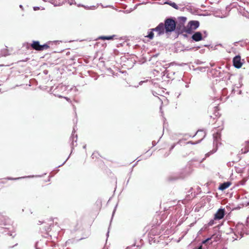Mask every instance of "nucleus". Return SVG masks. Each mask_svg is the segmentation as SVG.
<instances>
[{"label": "nucleus", "instance_id": "nucleus-13", "mask_svg": "<svg viewBox=\"0 0 249 249\" xmlns=\"http://www.w3.org/2000/svg\"><path fill=\"white\" fill-rule=\"evenodd\" d=\"M213 224H214V219L210 220V221L208 223V225H209V226H212L213 225Z\"/></svg>", "mask_w": 249, "mask_h": 249}, {"label": "nucleus", "instance_id": "nucleus-6", "mask_svg": "<svg viewBox=\"0 0 249 249\" xmlns=\"http://www.w3.org/2000/svg\"><path fill=\"white\" fill-rule=\"evenodd\" d=\"M232 62L233 66L237 69L241 68L243 65L241 56L239 55H236L233 58Z\"/></svg>", "mask_w": 249, "mask_h": 249}, {"label": "nucleus", "instance_id": "nucleus-17", "mask_svg": "<svg viewBox=\"0 0 249 249\" xmlns=\"http://www.w3.org/2000/svg\"><path fill=\"white\" fill-rule=\"evenodd\" d=\"M0 66H3V65H0Z\"/></svg>", "mask_w": 249, "mask_h": 249}, {"label": "nucleus", "instance_id": "nucleus-9", "mask_svg": "<svg viewBox=\"0 0 249 249\" xmlns=\"http://www.w3.org/2000/svg\"><path fill=\"white\" fill-rule=\"evenodd\" d=\"M231 182L228 181L221 184L219 187V189L222 191L225 190L228 188L231 185Z\"/></svg>", "mask_w": 249, "mask_h": 249}, {"label": "nucleus", "instance_id": "nucleus-2", "mask_svg": "<svg viewBox=\"0 0 249 249\" xmlns=\"http://www.w3.org/2000/svg\"><path fill=\"white\" fill-rule=\"evenodd\" d=\"M30 46L34 50L38 51L47 50L50 48L49 46L47 44L40 45L38 41H33Z\"/></svg>", "mask_w": 249, "mask_h": 249}, {"label": "nucleus", "instance_id": "nucleus-12", "mask_svg": "<svg viewBox=\"0 0 249 249\" xmlns=\"http://www.w3.org/2000/svg\"><path fill=\"white\" fill-rule=\"evenodd\" d=\"M168 4L175 9H178V6L175 2L168 3Z\"/></svg>", "mask_w": 249, "mask_h": 249}, {"label": "nucleus", "instance_id": "nucleus-3", "mask_svg": "<svg viewBox=\"0 0 249 249\" xmlns=\"http://www.w3.org/2000/svg\"><path fill=\"white\" fill-rule=\"evenodd\" d=\"M187 20L186 17H181L178 18L177 28L181 33L185 32L187 28L185 27L184 24Z\"/></svg>", "mask_w": 249, "mask_h": 249}, {"label": "nucleus", "instance_id": "nucleus-16", "mask_svg": "<svg viewBox=\"0 0 249 249\" xmlns=\"http://www.w3.org/2000/svg\"><path fill=\"white\" fill-rule=\"evenodd\" d=\"M197 249H202V246H200Z\"/></svg>", "mask_w": 249, "mask_h": 249}, {"label": "nucleus", "instance_id": "nucleus-11", "mask_svg": "<svg viewBox=\"0 0 249 249\" xmlns=\"http://www.w3.org/2000/svg\"><path fill=\"white\" fill-rule=\"evenodd\" d=\"M220 137L221 134L219 132H216L213 134V137L217 141H218V140L220 139Z\"/></svg>", "mask_w": 249, "mask_h": 249}, {"label": "nucleus", "instance_id": "nucleus-1", "mask_svg": "<svg viewBox=\"0 0 249 249\" xmlns=\"http://www.w3.org/2000/svg\"><path fill=\"white\" fill-rule=\"evenodd\" d=\"M176 28V22L175 20L171 18H167L164 21V23H160L153 30L158 32V36H160L165 32L166 33H171L174 31Z\"/></svg>", "mask_w": 249, "mask_h": 249}, {"label": "nucleus", "instance_id": "nucleus-18", "mask_svg": "<svg viewBox=\"0 0 249 249\" xmlns=\"http://www.w3.org/2000/svg\"><path fill=\"white\" fill-rule=\"evenodd\" d=\"M248 205H249V202L248 203Z\"/></svg>", "mask_w": 249, "mask_h": 249}, {"label": "nucleus", "instance_id": "nucleus-5", "mask_svg": "<svg viewBox=\"0 0 249 249\" xmlns=\"http://www.w3.org/2000/svg\"><path fill=\"white\" fill-rule=\"evenodd\" d=\"M225 215V209L224 208L219 209L214 214V220H220V219H222L223 218H224Z\"/></svg>", "mask_w": 249, "mask_h": 249}, {"label": "nucleus", "instance_id": "nucleus-7", "mask_svg": "<svg viewBox=\"0 0 249 249\" xmlns=\"http://www.w3.org/2000/svg\"><path fill=\"white\" fill-rule=\"evenodd\" d=\"M192 38L195 41H199L203 39L202 35L200 32H196L192 36Z\"/></svg>", "mask_w": 249, "mask_h": 249}, {"label": "nucleus", "instance_id": "nucleus-14", "mask_svg": "<svg viewBox=\"0 0 249 249\" xmlns=\"http://www.w3.org/2000/svg\"><path fill=\"white\" fill-rule=\"evenodd\" d=\"M210 240V238H208L207 239H206V240H205V241H204L203 242V243H206L207 242H208V241H209Z\"/></svg>", "mask_w": 249, "mask_h": 249}, {"label": "nucleus", "instance_id": "nucleus-4", "mask_svg": "<svg viewBox=\"0 0 249 249\" xmlns=\"http://www.w3.org/2000/svg\"><path fill=\"white\" fill-rule=\"evenodd\" d=\"M199 25V23L198 21L192 20L190 21L187 25V29L185 32L188 34L192 33V30L196 29Z\"/></svg>", "mask_w": 249, "mask_h": 249}, {"label": "nucleus", "instance_id": "nucleus-10", "mask_svg": "<svg viewBox=\"0 0 249 249\" xmlns=\"http://www.w3.org/2000/svg\"><path fill=\"white\" fill-rule=\"evenodd\" d=\"M154 31H156L155 30H153V29H151V31L149 32L148 35L145 36V37H147L149 38L150 39H152L154 37Z\"/></svg>", "mask_w": 249, "mask_h": 249}, {"label": "nucleus", "instance_id": "nucleus-8", "mask_svg": "<svg viewBox=\"0 0 249 249\" xmlns=\"http://www.w3.org/2000/svg\"><path fill=\"white\" fill-rule=\"evenodd\" d=\"M116 36V35H112L109 36H100L98 37L97 39L101 40H113L114 39H116L115 37Z\"/></svg>", "mask_w": 249, "mask_h": 249}, {"label": "nucleus", "instance_id": "nucleus-15", "mask_svg": "<svg viewBox=\"0 0 249 249\" xmlns=\"http://www.w3.org/2000/svg\"><path fill=\"white\" fill-rule=\"evenodd\" d=\"M248 150H248V149H246L245 151L242 152V153H246L247 152H248Z\"/></svg>", "mask_w": 249, "mask_h": 249}]
</instances>
